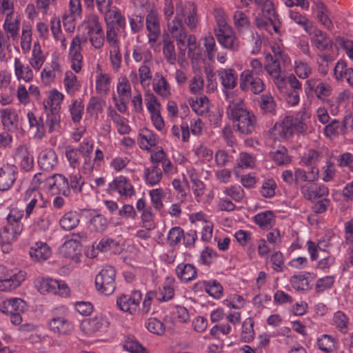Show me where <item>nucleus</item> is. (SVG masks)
Instances as JSON below:
<instances>
[{"instance_id": "nucleus-1", "label": "nucleus", "mask_w": 353, "mask_h": 353, "mask_svg": "<svg viewBox=\"0 0 353 353\" xmlns=\"http://www.w3.org/2000/svg\"><path fill=\"white\" fill-rule=\"evenodd\" d=\"M225 100L228 103L226 108L227 117L237 130L243 134L252 133L256 125V119L253 112L248 109L241 98L228 92H225Z\"/></svg>"}, {"instance_id": "nucleus-2", "label": "nucleus", "mask_w": 353, "mask_h": 353, "mask_svg": "<svg viewBox=\"0 0 353 353\" xmlns=\"http://www.w3.org/2000/svg\"><path fill=\"white\" fill-rule=\"evenodd\" d=\"M272 51L273 54L267 55L265 57L266 63L264 65V68L271 77L276 87L279 89H282L285 84L282 68L290 65L291 59L288 54L277 43L272 46Z\"/></svg>"}, {"instance_id": "nucleus-3", "label": "nucleus", "mask_w": 353, "mask_h": 353, "mask_svg": "<svg viewBox=\"0 0 353 353\" xmlns=\"http://www.w3.org/2000/svg\"><path fill=\"white\" fill-rule=\"evenodd\" d=\"M116 271L111 265L104 266L95 277L97 291L105 296L112 294L116 289Z\"/></svg>"}, {"instance_id": "nucleus-4", "label": "nucleus", "mask_w": 353, "mask_h": 353, "mask_svg": "<svg viewBox=\"0 0 353 353\" xmlns=\"http://www.w3.org/2000/svg\"><path fill=\"white\" fill-rule=\"evenodd\" d=\"M34 283L41 294H57L63 297H66L70 294V288L63 281L49 277H38Z\"/></svg>"}, {"instance_id": "nucleus-5", "label": "nucleus", "mask_w": 353, "mask_h": 353, "mask_svg": "<svg viewBox=\"0 0 353 353\" xmlns=\"http://www.w3.org/2000/svg\"><path fill=\"white\" fill-rule=\"evenodd\" d=\"M23 201L26 202L23 210L26 219L48 208V202L45 200L43 195L34 189H28L24 194Z\"/></svg>"}, {"instance_id": "nucleus-6", "label": "nucleus", "mask_w": 353, "mask_h": 353, "mask_svg": "<svg viewBox=\"0 0 353 353\" xmlns=\"http://www.w3.org/2000/svg\"><path fill=\"white\" fill-rule=\"evenodd\" d=\"M117 93L112 94V100L115 107L121 113L127 111V103L132 97L130 80L126 77H121L117 84Z\"/></svg>"}, {"instance_id": "nucleus-7", "label": "nucleus", "mask_w": 353, "mask_h": 353, "mask_svg": "<svg viewBox=\"0 0 353 353\" xmlns=\"http://www.w3.org/2000/svg\"><path fill=\"white\" fill-rule=\"evenodd\" d=\"M142 299V293L140 290H133L130 294H122L117 298L118 308L131 315H135L139 311V305Z\"/></svg>"}, {"instance_id": "nucleus-8", "label": "nucleus", "mask_w": 353, "mask_h": 353, "mask_svg": "<svg viewBox=\"0 0 353 353\" xmlns=\"http://www.w3.org/2000/svg\"><path fill=\"white\" fill-rule=\"evenodd\" d=\"M43 188L52 195L68 196L70 193L69 181L61 174H54L46 178Z\"/></svg>"}, {"instance_id": "nucleus-9", "label": "nucleus", "mask_w": 353, "mask_h": 353, "mask_svg": "<svg viewBox=\"0 0 353 353\" xmlns=\"http://www.w3.org/2000/svg\"><path fill=\"white\" fill-rule=\"evenodd\" d=\"M110 193H117L121 199H128L135 195L136 192L130 179L120 175L109 183L107 190Z\"/></svg>"}, {"instance_id": "nucleus-10", "label": "nucleus", "mask_w": 353, "mask_h": 353, "mask_svg": "<svg viewBox=\"0 0 353 353\" xmlns=\"http://www.w3.org/2000/svg\"><path fill=\"white\" fill-rule=\"evenodd\" d=\"M265 83L259 76L252 74L249 70H245L240 74L239 88L242 91H250L258 94L265 90Z\"/></svg>"}, {"instance_id": "nucleus-11", "label": "nucleus", "mask_w": 353, "mask_h": 353, "mask_svg": "<svg viewBox=\"0 0 353 353\" xmlns=\"http://www.w3.org/2000/svg\"><path fill=\"white\" fill-rule=\"evenodd\" d=\"M332 90V85L328 81H319L314 79H310L305 82V92L307 94L313 91L316 98L324 103L331 96Z\"/></svg>"}, {"instance_id": "nucleus-12", "label": "nucleus", "mask_w": 353, "mask_h": 353, "mask_svg": "<svg viewBox=\"0 0 353 353\" xmlns=\"http://www.w3.org/2000/svg\"><path fill=\"white\" fill-rule=\"evenodd\" d=\"M67 312V308L61 306L56 308L54 314L60 313L63 316H54L49 322V327L51 331L60 334H66L73 329V325L64 316Z\"/></svg>"}, {"instance_id": "nucleus-13", "label": "nucleus", "mask_w": 353, "mask_h": 353, "mask_svg": "<svg viewBox=\"0 0 353 353\" xmlns=\"http://www.w3.org/2000/svg\"><path fill=\"white\" fill-rule=\"evenodd\" d=\"M26 278L23 270L12 271L7 268V272L0 283V291H12L19 287Z\"/></svg>"}, {"instance_id": "nucleus-14", "label": "nucleus", "mask_w": 353, "mask_h": 353, "mask_svg": "<svg viewBox=\"0 0 353 353\" xmlns=\"http://www.w3.org/2000/svg\"><path fill=\"white\" fill-rule=\"evenodd\" d=\"M82 39L75 36L70 43L68 58L71 62V68L77 73L79 72L83 66V55L81 54Z\"/></svg>"}, {"instance_id": "nucleus-15", "label": "nucleus", "mask_w": 353, "mask_h": 353, "mask_svg": "<svg viewBox=\"0 0 353 353\" xmlns=\"http://www.w3.org/2000/svg\"><path fill=\"white\" fill-rule=\"evenodd\" d=\"M18 177V168L13 164H5L0 168V191L10 190Z\"/></svg>"}, {"instance_id": "nucleus-16", "label": "nucleus", "mask_w": 353, "mask_h": 353, "mask_svg": "<svg viewBox=\"0 0 353 353\" xmlns=\"http://www.w3.org/2000/svg\"><path fill=\"white\" fill-rule=\"evenodd\" d=\"M146 29L148 31V42L150 44L154 43L161 33L160 19L157 12L151 10L145 18Z\"/></svg>"}, {"instance_id": "nucleus-17", "label": "nucleus", "mask_w": 353, "mask_h": 353, "mask_svg": "<svg viewBox=\"0 0 353 353\" xmlns=\"http://www.w3.org/2000/svg\"><path fill=\"white\" fill-rule=\"evenodd\" d=\"M217 75L223 88V92L233 94L230 90H233L238 83V74L233 68H221L217 71Z\"/></svg>"}, {"instance_id": "nucleus-18", "label": "nucleus", "mask_w": 353, "mask_h": 353, "mask_svg": "<svg viewBox=\"0 0 353 353\" xmlns=\"http://www.w3.org/2000/svg\"><path fill=\"white\" fill-rule=\"evenodd\" d=\"M52 223V213L48 207L34 215L30 227L34 232H46L49 230Z\"/></svg>"}, {"instance_id": "nucleus-19", "label": "nucleus", "mask_w": 353, "mask_h": 353, "mask_svg": "<svg viewBox=\"0 0 353 353\" xmlns=\"http://www.w3.org/2000/svg\"><path fill=\"white\" fill-rule=\"evenodd\" d=\"M15 158L21 170L30 172L33 169L34 157L27 145H20L17 148Z\"/></svg>"}, {"instance_id": "nucleus-20", "label": "nucleus", "mask_w": 353, "mask_h": 353, "mask_svg": "<svg viewBox=\"0 0 353 353\" xmlns=\"http://www.w3.org/2000/svg\"><path fill=\"white\" fill-rule=\"evenodd\" d=\"M215 35L219 44L224 48L233 52L239 50L240 41L232 29L222 30L221 32L215 33Z\"/></svg>"}, {"instance_id": "nucleus-21", "label": "nucleus", "mask_w": 353, "mask_h": 353, "mask_svg": "<svg viewBox=\"0 0 353 353\" xmlns=\"http://www.w3.org/2000/svg\"><path fill=\"white\" fill-rule=\"evenodd\" d=\"M2 125L9 131H16L20 128L19 118L17 111L11 108L0 110Z\"/></svg>"}, {"instance_id": "nucleus-22", "label": "nucleus", "mask_w": 353, "mask_h": 353, "mask_svg": "<svg viewBox=\"0 0 353 353\" xmlns=\"http://www.w3.org/2000/svg\"><path fill=\"white\" fill-rule=\"evenodd\" d=\"M112 77L103 72L100 65H97L95 77L96 92L101 95H107L111 88Z\"/></svg>"}, {"instance_id": "nucleus-23", "label": "nucleus", "mask_w": 353, "mask_h": 353, "mask_svg": "<svg viewBox=\"0 0 353 353\" xmlns=\"http://www.w3.org/2000/svg\"><path fill=\"white\" fill-rule=\"evenodd\" d=\"M177 15L185 17V21L190 29L196 28L198 23V17L196 12L195 5L188 2L184 5L177 6Z\"/></svg>"}, {"instance_id": "nucleus-24", "label": "nucleus", "mask_w": 353, "mask_h": 353, "mask_svg": "<svg viewBox=\"0 0 353 353\" xmlns=\"http://www.w3.org/2000/svg\"><path fill=\"white\" fill-rule=\"evenodd\" d=\"M176 281L174 278L167 277L161 287L154 291L155 299L161 302L171 300L174 296Z\"/></svg>"}, {"instance_id": "nucleus-25", "label": "nucleus", "mask_w": 353, "mask_h": 353, "mask_svg": "<svg viewBox=\"0 0 353 353\" xmlns=\"http://www.w3.org/2000/svg\"><path fill=\"white\" fill-rule=\"evenodd\" d=\"M301 192L304 198L312 202H316L329 194L328 188L323 184L303 186Z\"/></svg>"}, {"instance_id": "nucleus-26", "label": "nucleus", "mask_w": 353, "mask_h": 353, "mask_svg": "<svg viewBox=\"0 0 353 353\" xmlns=\"http://www.w3.org/2000/svg\"><path fill=\"white\" fill-rule=\"evenodd\" d=\"M38 163L43 170H52L58 163V158L55 151L51 148H46L41 150L38 157Z\"/></svg>"}, {"instance_id": "nucleus-27", "label": "nucleus", "mask_w": 353, "mask_h": 353, "mask_svg": "<svg viewBox=\"0 0 353 353\" xmlns=\"http://www.w3.org/2000/svg\"><path fill=\"white\" fill-rule=\"evenodd\" d=\"M99 12L103 15L105 25H117L121 28L125 26V19L117 7L110 6L105 11Z\"/></svg>"}, {"instance_id": "nucleus-28", "label": "nucleus", "mask_w": 353, "mask_h": 353, "mask_svg": "<svg viewBox=\"0 0 353 353\" xmlns=\"http://www.w3.org/2000/svg\"><path fill=\"white\" fill-rule=\"evenodd\" d=\"M29 254L32 261L42 262L50 258L52 250L45 242H36L30 248Z\"/></svg>"}, {"instance_id": "nucleus-29", "label": "nucleus", "mask_w": 353, "mask_h": 353, "mask_svg": "<svg viewBox=\"0 0 353 353\" xmlns=\"http://www.w3.org/2000/svg\"><path fill=\"white\" fill-rule=\"evenodd\" d=\"M179 17V15L176 14L172 20L167 21L168 29L172 37L176 39V42L183 44V41H185L186 39L187 33L182 21Z\"/></svg>"}, {"instance_id": "nucleus-30", "label": "nucleus", "mask_w": 353, "mask_h": 353, "mask_svg": "<svg viewBox=\"0 0 353 353\" xmlns=\"http://www.w3.org/2000/svg\"><path fill=\"white\" fill-rule=\"evenodd\" d=\"M316 14L318 21L326 28L331 29L333 27L332 20L330 18V12L327 6L321 1H314L312 8Z\"/></svg>"}, {"instance_id": "nucleus-31", "label": "nucleus", "mask_w": 353, "mask_h": 353, "mask_svg": "<svg viewBox=\"0 0 353 353\" xmlns=\"http://www.w3.org/2000/svg\"><path fill=\"white\" fill-rule=\"evenodd\" d=\"M26 304L21 299L12 298L3 301L0 304V311L7 315L23 312Z\"/></svg>"}, {"instance_id": "nucleus-32", "label": "nucleus", "mask_w": 353, "mask_h": 353, "mask_svg": "<svg viewBox=\"0 0 353 353\" xmlns=\"http://www.w3.org/2000/svg\"><path fill=\"white\" fill-rule=\"evenodd\" d=\"M319 350L325 353H337L339 347V341L330 334L321 335L316 341Z\"/></svg>"}, {"instance_id": "nucleus-33", "label": "nucleus", "mask_w": 353, "mask_h": 353, "mask_svg": "<svg viewBox=\"0 0 353 353\" xmlns=\"http://www.w3.org/2000/svg\"><path fill=\"white\" fill-rule=\"evenodd\" d=\"M178 279L183 283L190 282L196 278L197 270L194 265L190 263H181L175 269Z\"/></svg>"}, {"instance_id": "nucleus-34", "label": "nucleus", "mask_w": 353, "mask_h": 353, "mask_svg": "<svg viewBox=\"0 0 353 353\" xmlns=\"http://www.w3.org/2000/svg\"><path fill=\"white\" fill-rule=\"evenodd\" d=\"M349 99V92L346 90L342 91L338 94L336 97L328 98L325 102L328 105L330 113L336 116L341 110L345 103Z\"/></svg>"}, {"instance_id": "nucleus-35", "label": "nucleus", "mask_w": 353, "mask_h": 353, "mask_svg": "<svg viewBox=\"0 0 353 353\" xmlns=\"http://www.w3.org/2000/svg\"><path fill=\"white\" fill-rule=\"evenodd\" d=\"M143 179L148 186L157 185L163 179V172L159 166L146 167L143 170Z\"/></svg>"}, {"instance_id": "nucleus-36", "label": "nucleus", "mask_w": 353, "mask_h": 353, "mask_svg": "<svg viewBox=\"0 0 353 353\" xmlns=\"http://www.w3.org/2000/svg\"><path fill=\"white\" fill-rule=\"evenodd\" d=\"M254 2L263 17L271 21H279V15L276 12L274 3L272 1L254 0Z\"/></svg>"}, {"instance_id": "nucleus-37", "label": "nucleus", "mask_w": 353, "mask_h": 353, "mask_svg": "<svg viewBox=\"0 0 353 353\" xmlns=\"http://www.w3.org/2000/svg\"><path fill=\"white\" fill-rule=\"evenodd\" d=\"M196 285L199 286L214 299H219L223 295V288L221 284L216 280L199 281Z\"/></svg>"}, {"instance_id": "nucleus-38", "label": "nucleus", "mask_w": 353, "mask_h": 353, "mask_svg": "<svg viewBox=\"0 0 353 353\" xmlns=\"http://www.w3.org/2000/svg\"><path fill=\"white\" fill-rule=\"evenodd\" d=\"M292 117L286 116L281 123H276L273 128L274 135L280 139H288L293 134Z\"/></svg>"}, {"instance_id": "nucleus-39", "label": "nucleus", "mask_w": 353, "mask_h": 353, "mask_svg": "<svg viewBox=\"0 0 353 353\" xmlns=\"http://www.w3.org/2000/svg\"><path fill=\"white\" fill-rule=\"evenodd\" d=\"M319 170L316 166H312L307 170L297 169L294 172V181L296 183L302 182H314L319 179Z\"/></svg>"}, {"instance_id": "nucleus-40", "label": "nucleus", "mask_w": 353, "mask_h": 353, "mask_svg": "<svg viewBox=\"0 0 353 353\" xmlns=\"http://www.w3.org/2000/svg\"><path fill=\"white\" fill-rule=\"evenodd\" d=\"M106 321L102 316H95L83 321L82 330L88 336L101 330L105 326Z\"/></svg>"}, {"instance_id": "nucleus-41", "label": "nucleus", "mask_w": 353, "mask_h": 353, "mask_svg": "<svg viewBox=\"0 0 353 353\" xmlns=\"http://www.w3.org/2000/svg\"><path fill=\"white\" fill-rule=\"evenodd\" d=\"M132 58L137 63H150L152 60V54L146 45L137 43L132 47Z\"/></svg>"}, {"instance_id": "nucleus-42", "label": "nucleus", "mask_w": 353, "mask_h": 353, "mask_svg": "<svg viewBox=\"0 0 353 353\" xmlns=\"http://www.w3.org/2000/svg\"><path fill=\"white\" fill-rule=\"evenodd\" d=\"M14 66V74L19 81L31 82L33 80L34 73L30 65H24L19 58L16 57Z\"/></svg>"}, {"instance_id": "nucleus-43", "label": "nucleus", "mask_w": 353, "mask_h": 353, "mask_svg": "<svg viewBox=\"0 0 353 353\" xmlns=\"http://www.w3.org/2000/svg\"><path fill=\"white\" fill-rule=\"evenodd\" d=\"M310 41L313 47L320 51L329 50L332 46L331 39L325 32H323L320 29L319 30H316L314 34L311 37Z\"/></svg>"}, {"instance_id": "nucleus-44", "label": "nucleus", "mask_w": 353, "mask_h": 353, "mask_svg": "<svg viewBox=\"0 0 353 353\" xmlns=\"http://www.w3.org/2000/svg\"><path fill=\"white\" fill-rule=\"evenodd\" d=\"M153 90L163 99H168L171 94L170 86L160 72L155 74V79L152 84Z\"/></svg>"}, {"instance_id": "nucleus-45", "label": "nucleus", "mask_w": 353, "mask_h": 353, "mask_svg": "<svg viewBox=\"0 0 353 353\" xmlns=\"http://www.w3.org/2000/svg\"><path fill=\"white\" fill-rule=\"evenodd\" d=\"M80 223V215L76 211L65 212L59 220L61 228L65 231H70L76 228Z\"/></svg>"}, {"instance_id": "nucleus-46", "label": "nucleus", "mask_w": 353, "mask_h": 353, "mask_svg": "<svg viewBox=\"0 0 353 353\" xmlns=\"http://www.w3.org/2000/svg\"><path fill=\"white\" fill-rule=\"evenodd\" d=\"M46 56L39 42H34L32 50L31 57L29 59V64L36 71H39L46 61Z\"/></svg>"}, {"instance_id": "nucleus-47", "label": "nucleus", "mask_w": 353, "mask_h": 353, "mask_svg": "<svg viewBox=\"0 0 353 353\" xmlns=\"http://www.w3.org/2000/svg\"><path fill=\"white\" fill-rule=\"evenodd\" d=\"M64 94L54 89L49 92L48 99L44 102V110L59 111L61 105L64 99Z\"/></svg>"}, {"instance_id": "nucleus-48", "label": "nucleus", "mask_w": 353, "mask_h": 353, "mask_svg": "<svg viewBox=\"0 0 353 353\" xmlns=\"http://www.w3.org/2000/svg\"><path fill=\"white\" fill-rule=\"evenodd\" d=\"M6 33L9 37L17 38L20 30V20L17 15L6 17L3 25Z\"/></svg>"}, {"instance_id": "nucleus-49", "label": "nucleus", "mask_w": 353, "mask_h": 353, "mask_svg": "<svg viewBox=\"0 0 353 353\" xmlns=\"http://www.w3.org/2000/svg\"><path fill=\"white\" fill-rule=\"evenodd\" d=\"M255 223L263 229H270L275 223V216L272 211L259 212L254 216Z\"/></svg>"}, {"instance_id": "nucleus-50", "label": "nucleus", "mask_w": 353, "mask_h": 353, "mask_svg": "<svg viewBox=\"0 0 353 353\" xmlns=\"http://www.w3.org/2000/svg\"><path fill=\"white\" fill-rule=\"evenodd\" d=\"M203 46L204 48V52L210 61H214L216 54L218 52V47L216 43L215 39L211 34L202 38Z\"/></svg>"}, {"instance_id": "nucleus-51", "label": "nucleus", "mask_w": 353, "mask_h": 353, "mask_svg": "<svg viewBox=\"0 0 353 353\" xmlns=\"http://www.w3.org/2000/svg\"><path fill=\"white\" fill-rule=\"evenodd\" d=\"M46 114V127L48 132L58 131L60 128L61 116L60 112L45 110Z\"/></svg>"}, {"instance_id": "nucleus-52", "label": "nucleus", "mask_w": 353, "mask_h": 353, "mask_svg": "<svg viewBox=\"0 0 353 353\" xmlns=\"http://www.w3.org/2000/svg\"><path fill=\"white\" fill-rule=\"evenodd\" d=\"M63 85L65 92L70 96L74 95L81 87V84L77 80V76L71 71L65 72L63 79Z\"/></svg>"}, {"instance_id": "nucleus-53", "label": "nucleus", "mask_w": 353, "mask_h": 353, "mask_svg": "<svg viewBox=\"0 0 353 353\" xmlns=\"http://www.w3.org/2000/svg\"><path fill=\"white\" fill-rule=\"evenodd\" d=\"M139 77V83L144 90H149L151 81L152 79V73L149 63H141L138 69Z\"/></svg>"}, {"instance_id": "nucleus-54", "label": "nucleus", "mask_w": 353, "mask_h": 353, "mask_svg": "<svg viewBox=\"0 0 353 353\" xmlns=\"http://www.w3.org/2000/svg\"><path fill=\"white\" fill-rule=\"evenodd\" d=\"M139 146L141 149L150 150L157 144V137L151 131L145 130L139 134Z\"/></svg>"}, {"instance_id": "nucleus-55", "label": "nucleus", "mask_w": 353, "mask_h": 353, "mask_svg": "<svg viewBox=\"0 0 353 353\" xmlns=\"http://www.w3.org/2000/svg\"><path fill=\"white\" fill-rule=\"evenodd\" d=\"M88 37H81L82 42H85L88 39L92 46L95 50H101L104 46L105 36L103 30L93 32L87 34Z\"/></svg>"}, {"instance_id": "nucleus-56", "label": "nucleus", "mask_w": 353, "mask_h": 353, "mask_svg": "<svg viewBox=\"0 0 353 353\" xmlns=\"http://www.w3.org/2000/svg\"><path fill=\"white\" fill-rule=\"evenodd\" d=\"M261 110L265 114H275L276 103L270 94H263L259 101Z\"/></svg>"}, {"instance_id": "nucleus-57", "label": "nucleus", "mask_w": 353, "mask_h": 353, "mask_svg": "<svg viewBox=\"0 0 353 353\" xmlns=\"http://www.w3.org/2000/svg\"><path fill=\"white\" fill-rule=\"evenodd\" d=\"M83 26L87 31V34L103 30L99 18L95 14H89L85 16Z\"/></svg>"}, {"instance_id": "nucleus-58", "label": "nucleus", "mask_w": 353, "mask_h": 353, "mask_svg": "<svg viewBox=\"0 0 353 353\" xmlns=\"http://www.w3.org/2000/svg\"><path fill=\"white\" fill-rule=\"evenodd\" d=\"M105 105V100L99 97H92L87 105L86 110L91 115L98 116Z\"/></svg>"}, {"instance_id": "nucleus-59", "label": "nucleus", "mask_w": 353, "mask_h": 353, "mask_svg": "<svg viewBox=\"0 0 353 353\" xmlns=\"http://www.w3.org/2000/svg\"><path fill=\"white\" fill-rule=\"evenodd\" d=\"M271 157L278 165H287L290 163L291 159L288 154V150L284 146H280L277 150L270 153Z\"/></svg>"}, {"instance_id": "nucleus-60", "label": "nucleus", "mask_w": 353, "mask_h": 353, "mask_svg": "<svg viewBox=\"0 0 353 353\" xmlns=\"http://www.w3.org/2000/svg\"><path fill=\"white\" fill-rule=\"evenodd\" d=\"M223 192L224 195L231 198L236 202H241L245 196L243 189L238 185L225 187Z\"/></svg>"}, {"instance_id": "nucleus-61", "label": "nucleus", "mask_w": 353, "mask_h": 353, "mask_svg": "<svg viewBox=\"0 0 353 353\" xmlns=\"http://www.w3.org/2000/svg\"><path fill=\"white\" fill-rule=\"evenodd\" d=\"M21 233L7 224L0 230V238L3 243L10 244L17 241Z\"/></svg>"}, {"instance_id": "nucleus-62", "label": "nucleus", "mask_w": 353, "mask_h": 353, "mask_svg": "<svg viewBox=\"0 0 353 353\" xmlns=\"http://www.w3.org/2000/svg\"><path fill=\"white\" fill-rule=\"evenodd\" d=\"M163 54L169 64L174 65L176 63L174 45L170 40L166 39L163 41Z\"/></svg>"}, {"instance_id": "nucleus-63", "label": "nucleus", "mask_w": 353, "mask_h": 353, "mask_svg": "<svg viewBox=\"0 0 353 353\" xmlns=\"http://www.w3.org/2000/svg\"><path fill=\"white\" fill-rule=\"evenodd\" d=\"M171 132L176 139L179 140L181 137V140L183 142H188L189 141L190 128L187 122H182L180 126L176 125H173Z\"/></svg>"}, {"instance_id": "nucleus-64", "label": "nucleus", "mask_w": 353, "mask_h": 353, "mask_svg": "<svg viewBox=\"0 0 353 353\" xmlns=\"http://www.w3.org/2000/svg\"><path fill=\"white\" fill-rule=\"evenodd\" d=\"M32 32L31 28L24 26L21 36V48L23 54L28 53L31 48Z\"/></svg>"}]
</instances>
